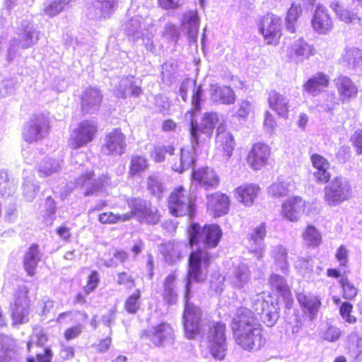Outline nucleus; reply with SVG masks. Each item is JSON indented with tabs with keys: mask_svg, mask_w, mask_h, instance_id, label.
<instances>
[{
	"mask_svg": "<svg viewBox=\"0 0 362 362\" xmlns=\"http://www.w3.org/2000/svg\"><path fill=\"white\" fill-rule=\"evenodd\" d=\"M188 88H192V110L189 111L185 118L190 120V135L192 139V146L181 148L179 154L174 156L171 160L172 169L178 173H182L189 169L194 163L196 146L199 141V132L201 131L207 136H210L214 129L218 121V117L216 112L205 113L202 117L200 127H198L197 122L194 120V115L196 112L200 110V102L203 95V89L202 86H197L194 81L187 79L182 83L180 87V95L185 101L187 100V91Z\"/></svg>",
	"mask_w": 362,
	"mask_h": 362,
	"instance_id": "obj_1",
	"label": "nucleus"
},
{
	"mask_svg": "<svg viewBox=\"0 0 362 362\" xmlns=\"http://www.w3.org/2000/svg\"><path fill=\"white\" fill-rule=\"evenodd\" d=\"M211 264V256L205 250H197L191 253L189 258V268L185 286V308L183 313V323L185 335L194 339L199 334L201 329V309L189 302V292L193 281L202 282L206 279L208 268Z\"/></svg>",
	"mask_w": 362,
	"mask_h": 362,
	"instance_id": "obj_2",
	"label": "nucleus"
},
{
	"mask_svg": "<svg viewBox=\"0 0 362 362\" xmlns=\"http://www.w3.org/2000/svg\"><path fill=\"white\" fill-rule=\"evenodd\" d=\"M231 326L236 343L243 349L257 350L264 345L262 329L250 310L239 308Z\"/></svg>",
	"mask_w": 362,
	"mask_h": 362,
	"instance_id": "obj_3",
	"label": "nucleus"
},
{
	"mask_svg": "<svg viewBox=\"0 0 362 362\" xmlns=\"http://www.w3.org/2000/svg\"><path fill=\"white\" fill-rule=\"evenodd\" d=\"M131 211L123 214H115L111 211L100 214L98 221L103 224H115L129 221L136 216L139 221L155 224L159 221V215L156 207L146 201L137 198L128 201Z\"/></svg>",
	"mask_w": 362,
	"mask_h": 362,
	"instance_id": "obj_4",
	"label": "nucleus"
},
{
	"mask_svg": "<svg viewBox=\"0 0 362 362\" xmlns=\"http://www.w3.org/2000/svg\"><path fill=\"white\" fill-rule=\"evenodd\" d=\"M252 308L267 327L274 326L279 318L277 301L269 293L257 294L252 298Z\"/></svg>",
	"mask_w": 362,
	"mask_h": 362,
	"instance_id": "obj_5",
	"label": "nucleus"
},
{
	"mask_svg": "<svg viewBox=\"0 0 362 362\" xmlns=\"http://www.w3.org/2000/svg\"><path fill=\"white\" fill-rule=\"evenodd\" d=\"M190 245L202 243L206 247H215L218 245L222 231L216 224L206 225L201 228L193 223L188 229Z\"/></svg>",
	"mask_w": 362,
	"mask_h": 362,
	"instance_id": "obj_6",
	"label": "nucleus"
},
{
	"mask_svg": "<svg viewBox=\"0 0 362 362\" xmlns=\"http://www.w3.org/2000/svg\"><path fill=\"white\" fill-rule=\"evenodd\" d=\"M324 193L325 202L330 206H337L351 198L352 189L346 178L337 177L325 186Z\"/></svg>",
	"mask_w": 362,
	"mask_h": 362,
	"instance_id": "obj_7",
	"label": "nucleus"
},
{
	"mask_svg": "<svg viewBox=\"0 0 362 362\" xmlns=\"http://www.w3.org/2000/svg\"><path fill=\"white\" fill-rule=\"evenodd\" d=\"M206 346L212 357L223 360L227 352L226 325L222 322H214L209 327L206 336Z\"/></svg>",
	"mask_w": 362,
	"mask_h": 362,
	"instance_id": "obj_8",
	"label": "nucleus"
},
{
	"mask_svg": "<svg viewBox=\"0 0 362 362\" xmlns=\"http://www.w3.org/2000/svg\"><path fill=\"white\" fill-rule=\"evenodd\" d=\"M194 199L185 189H175L169 197L168 206L171 214L175 216L188 215L192 217L194 212Z\"/></svg>",
	"mask_w": 362,
	"mask_h": 362,
	"instance_id": "obj_9",
	"label": "nucleus"
},
{
	"mask_svg": "<svg viewBox=\"0 0 362 362\" xmlns=\"http://www.w3.org/2000/svg\"><path fill=\"white\" fill-rule=\"evenodd\" d=\"M258 30L267 45H276L282 35V23L279 16L269 13L257 23Z\"/></svg>",
	"mask_w": 362,
	"mask_h": 362,
	"instance_id": "obj_10",
	"label": "nucleus"
},
{
	"mask_svg": "<svg viewBox=\"0 0 362 362\" xmlns=\"http://www.w3.org/2000/svg\"><path fill=\"white\" fill-rule=\"evenodd\" d=\"M98 132L96 123L83 120L73 129L69 139V145L74 149L80 148L92 142Z\"/></svg>",
	"mask_w": 362,
	"mask_h": 362,
	"instance_id": "obj_11",
	"label": "nucleus"
},
{
	"mask_svg": "<svg viewBox=\"0 0 362 362\" xmlns=\"http://www.w3.org/2000/svg\"><path fill=\"white\" fill-rule=\"evenodd\" d=\"M283 52L288 62L298 64L313 56L315 49L313 45L300 37L291 41Z\"/></svg>",
	"mask_w": 362,
	"mask_h": 362,
	"instance_id": "obj_12",
	"label": "nucleus"
},
{
	"mask_svg": "<svg viewBox=\"0 0 362 362\" xmlns=\"http://www.w3.org/2000/svg\"><path fill=\"white\" fill-rule=\"evenodd\" d=\"M49 120L44 115L33 116L24 126L23 137L28 143H33L45 137L49 132Z\"/></svg>",
	"mask_w": 362,
	"mask_h": 362,
	"instance_id": "obj_13",
	"label": "nucleus"
},
{
	"mask_svg": "<svg viewBox=\"0 0 362 362\" xmlns=\"http://www.w3.org/2000/svg\"><path fill=\"white\" fill-rule=\"evenodd\" d=\"M28 289L25 286H20L16 294L12 305L11 316L14 323L21 324L28 321L29 314Z\"/></svg>",
	"mask_w": 362,
	"mask_h": 362,
	"instance_id": "obj_14",
	"label": "nucleus"
},
{
	"mask_svg": "<svg viewBox=\"0 0 362 362\" xmlns=\"http://www.w3.org/2000/svg\"><path fill=\"white\" fill-rule=\"evenodd\" d=\"M144 14V16L140 13L134 16L125 24V32L134 41L139 40L141 35H144L145 31H148L153 28L152 19L146 13Z\"/></svg>",
	"mask_w": 362,
	"mask_h": 362,
	"instance_id": "obj_15",
	"label": "nucleus"
},
{
	"mask_svg": "<svg viewBox=\"0 0 362 362\" xmlns=\"http://www.w3.org/2000/svg\"><path fill=\"white\" fill-rule=\"evenodd\" d=\"M270 147L264 143H255L248 153L247 162L254 170H259L268 164Z\"/></svg>",
	"mask_w": 362,
	"mask_h": 362,
	"instance_id": "obj_16",
	"label": "nucleus"
},
{
	"mask_svg": "<svg viewBox=\"0 0 362 362\" xmlns=\"http://www.w3.org/2000/svg\"><path fill=\"white\" fill-rule=\"evenodd\" d=\"M126 146L125 135L119 129H114L107 134L102 151L107 155L119 156L124 153Z\"/></svg>",
	"mask_w": 362,
	"mask_h": 362,
	"instance_id": "obj_17",
	"label": "nucleus"
},
{
	"mask_svg": "<svg viewBox=\"0 0 362 362\" xmlns=\"http://www.w3.org/2000/svg\"><path fill=\"white\" fill-rule=\"evenodd\" d=\"M265 236L266 225L264 223H262L254 228L247 235V249L257 259H261L264 257L265 251L264 239Z\"/></svg>",
	"mask_w": 362,
	"mask_h": 362,
	"instance_id": "obj_18",
	"label": "nucleus"
},
{
	"mask_svg": "<svg viewBox=\"0 0 362 362\" xmlns=\"http://www.w3.org/2000/svg\"><path fill=\"white\" fill-rule=\"evenodd\" d=\"M305 205L306 202L300 197H289L281 204V215L289 221L296 222L303 214Z\"/></svg>",
	"mask_w": 362,
	"mask_h": 362,
	"instance_id": "obj_19",
	"label": "nucleus"
},
{
	"mask_svg": "<svg viewBox=\"0 0 362 362\" xmlns=\"http://www.w3.org/2000/svg\"><path fill=\"white\" fill-rule=\"evenodd\" d=\"M94 177L95 175L92 170H87L85 173H82L81 176L76 180V186L81 187L85 189V196L93 194L109 183V177L107 176H102L98 179Z\"/></svg>",
	"mask_w": 362,
	"mask_h": 362,
	"instance_id": "obj_20",
	"label": "nucleus"
},
{
	"mask_svg": "<svg viewBox=\"0 0 362 362\" xmlns=\"http://www.w3.org/2000/svg\"><path fill=\"white\" fill-rule=\"evenodd\" d=\"M311 24L313 30L319 35L329 34L334 27L328 10L320 5L317 6L313 13Z\"/></svg>",
	"mask_w": 362,
	"mask_h": 362,
	"instance_id": "obj_21",
	"label": "nucleus"
},
{
	"mask_svg": "<svg viewBox=\"0 0 362 362\" xmlns=\"http://www.w3.org/2000/svg\"><path fill=\"white\" fill-rule=\"evenodd\" d=\"M192 183L205 189L216 188L219 177L216 173L209 167L194 170L192 174Z\"/></svg>",
	"mask_w": 362,
	"mask_h": 362,
	"instance_id": "obj_22",
	"label": "nucleus"
},
{
	"mask_svg": "<svg viewBox=\"0 0 362 362\" xmlns=\"http://www.w3.org/2000/svg\"><path fill=\"white\" fill-rule=\"evenodd\" d=\"M38 40L37 33L35 28L31 25H22V31L19 34L18 40H14L12 41L11 46L8 49V58L11 60L13 57L12 52L14 51L16 45L23 48L27 49L35 44Z\"/></svg>",
	"mask_w": 362,
	"mask_h": 362,
	"instance_id": "obj_23",
	"label": "nucleus"
},
{
	"mask_svg": "<svg viewBox=\"0 0 362 362\" xmlns=\"http://www.w3.org/2000/svg\"><path fill=\"white\" fill-rule=\"evenodd\" d=\"M207 209L215 217L226 214L229 211L230 199L223 193L215 192L207 195Z\"/></svg>",
	"mask_w": 362,
	"mask_h": 362,
	"instance_id": "obj_24",
	"label": "nucleus"
},
{
	"mask_svg": "<svg viewBox=\"0 0 362 362\" xmlns=\"http://www.w3.org/2000/svg\"><path fill=\"white\" fill-rule=\"evenodd\" d=\"M119 0H94L88 8L90 18H107L116 11Z\"/></svg>",
	"mask_w": 362,
	"mask_h": 362,
	"instance_id": "obj_25",
	"label": "nucleus"
},
{
	"mask_svg": "<svg viewBox=\"0 0 362 362\" xmlns=\"http://www.w3.org/2000/svg\"><path fill=\"white\" fill-rule=\"evenodd\" d=\"M210 100L217 104L232 105L235 101L233 90L227 86L211 84L209 88Z\"/></svg>",
	"mask_w": 362,
	"mask_h": 362,
	"instance_id": "obj_26",
	"label": "nucleus"
},
{
	"mask_svg": "<svg viewBox=\"0 0 362 362\" xmlns=\"http://www.w3.org/2000/svg\"><path fill=\"white\" fill-rule=\"evenodd\" d=\"M251 279V273L247 264L241 263L235 266L228 275L230 285L238 290L244 289Z\"/></svg>",
	"mask_w": 362,
	"mask_h": 362,
	"instance_id": "obj_27",
	"label": "nucleus"
},
{
	"mask_svg": "<svg viewBox=\"0 0 362 362\" xmlns=\"http://www.w3.org/2000/svg\"><path fill=\"white\" fill-rule=\"evenodd\" d=\"M297 189L296 183L290 177H279L267 189L268 194L274 198L288 196Z\"/></svg>",
	"mask_w": 362,
	"mask_h": 362,
	"instance_id": "obj_28",
	"label": "nucleus"
},
{
	"mask_svg": "<svg viewBox=\"0 0 362 362\" xmlns=\"http://www.w3.org/2000/svg\"><path fill=\"white\" fill-rule=\"evenodd\" d=\"M334 83L339 94V98L342 103L349 102L351 98L356 96L357 87L349 77L341 76L334 80Z\"/></svg>",
	"mask_w": 362,
	"mask_h": 362,
	"instance_id": "obj_29",
	"label": "nucleus"
},
{
	"mask_svg": "<svg viewBox=\"0 0 362 362\" xmlns=\"http://www.w3.org/2000/svg\"><path fill=\"white\" fill-rule=\"evenodd\" d=\"M102 101V94L95 88H86L81 97V109L85 113L95 112Z\"/></svg>",
	"mask_w": 362,
	"mask_h": 362,
	"instance_id": "obj_30",
	"label": "nucleus"
},
{
	"mask_svg": "<svg viewBox=\"0 0 362 362\" xmlns=\"http://www.w3.org/2000/svg\"><path fill=\"white\" fill-rule=\"evenodd\" d=\"M314 171L313 175L317 182L325 183L330 178V174L328 171L329 163L323 156L315 153L310 158Z\"/></svg>",
	"mask_w": 362,
	"mask_h": 362,
	"instance_id": "obj_31",
	"label": "nucleus"
},
{
	"mask_svg": "<svg viewBox=\"0 0 362 362\" xmlns=\"http://www.w3.org/2000/svg\"><path fill=\"white\" fill-rule=\"evenodd\" d=\"M268 103L269 107L279 117L284 119L288 118L289 100L287 97L276 90H272L269 93Z\"/></svg>",
	"mask_w": 362,
	"mask_h": 362,
	"instance_id": "obj_32",
	"label": "nucleus"
},
{
	"mask_svg": "<svg viewBox=\"0 0 362 362\" xmlns=\"http://www.w3.org/2000/svg\"><path fill=\"white\" fill-rule=\"evenodd\" d=\"M297 300L303 312L308 315L311 320L315 318L321 305L319 297L311 293H299L297 295Z\"/></svg>",
	"mask_w": 362,
	"mask_h": 362,
	"instance_id": "obj_33",
	"label": "nucleus"
},
{
	"mask_svg": "<svg viewBox=\"0 0 362 362\" xmlns=\"http://www.w3.org/2000/svg\"><path fill=\"white\" fill-rule=\"evenodd\" d=\"M148 336L155 346H160L163 342L172 339L173 329L168 323H161L151 328L148 331Z\"/></svg>",
	"mask_w": 362,
	"mask_h": 362,
	"instance_id": "obj_34",
	"label": "nucleus"
},
{
	"mask_svg": "<svg viewBox=\"0 0 362 362\" xmlns=\"http://www.w3.org/2000/svg\"><path fill=\"white\" fill-rule=\"evenodd\" d=\"M259 187L255 184H243L235 189L236 199L245 206H251L259 192Z\"/></svg>",
	"mask_w": 362,
	"mask_h": 362,
	"instance_id": "obj_35",
	"label": "nucleus"
},
{
	"mask_svg": "<svg viewBox=\"0 0 362 362\" xmlns=\"http://www.w3.org/2000/svg\"><path fill=\"white\" fill-rule=\"evenodd\" d=\"M187 250V245L185 243L169 242L163 245L161 251L165 260L170 264H174L181 259Z\"/></svg>",
	"mask_w": 362,
	"mask_h": 362,
	"instance_id": "obj_36",
	"label": "nucleus"
},
{
	"mask_svg": "<svg viewBox=\"0 0 362 362\" xmlns=\"http://www.w3.org/2000/svg\"><path fill=\"white\" fill-rule=\"evenodd\" d=\"M329 83V76L322 72H319L308 80L303 85V88L308 93L316 95L327 88Z\"/></svg>",
	"mask_w": 362,
	"mask_h": 362,
	"instance_id": "obj_37",
	"label": "nucleus"
},
{
	"mask_svg": "<svg viewBox=\"0 0 362 362\" xmlns=\"http://www.w3.org/2000/svg\"><path fill=\"white\" fill-rule=\"evenodd\" d=\"M199 25V20L197 11H188L183 15L182 28L190 38L197 37Z\"/></svg>",
	"mask_w": 362,
	"mask_h": 362,
	"instance_id": "obj_38",
	"label": "nucleus"
},
{
	"mask_svg": "<svg viewBox=\"0 0 362 362\" xmlns=\"http://www.w3.org/2000/svg\"><path fill=\"white\" fill-rule=\"evenodd\" d=\"M221 127H218L216 136V146L217 148L223 151L227 157H230L234 147L235 141L232 134L228 132L221 131Z\"/></svg>",
	"mask_w": 362,
	"mask_h": 362,
	"instance_id": "obj_39",
	"label": "nucleus"
},
{
	"mask_svg": "<svg viewBox=\"0 0 362 362\" xmlns=\"http://www.w3.org/2000/svg\"><path fill=\"white\" fill-rule=\"evenodd\" d=\"M302 238L304 244L312 248L317 247L322 243V233L315 226L309 224L302 233Z\"/></svg>",
	"mask_w": 362,
	"mask_h": 362,
	"instance_id": "obj_40",
	"label": "nucleus"
},
{
	"mask_svg": "<svg viewBox=\"0 0 362 362\" xmlns=\"http://www.w3.org/2000/svg\"><path fill=\"white\" fill-rule=\"evenodd\" d=\"M141 92V88L133 84V77H127L121 80L115 94L118 98H126L131 95L137 96Z\"/></svg>",
	"mask_w": 362,
	"mask_h": 362,
	"instance_id": "obj_41",
	"label": "nucleus"
},
{
	"mask_svg": "<svg viewBox=\"0 0 362 362\" xmlns=\"http://www.w3.org/2000/svg\"><path fill=\"white\" fill-rule=\"evenodd\" d=\"M11 339L0 335V362H17V354L11 348Z\"/></svg>",
	"mask_w": 362,
	"mask_h": 362,
	"instance_id": "obj_42",
	"label": "nucleus"
},
{
	"mask_svg": "<svg viewBox=\"0 0 362 362\" xmlns=\"http://www.w3.org/2000/svg\"><path fill=\"white\" fill-rule=\"evenodd\" d=\"M37 245H32L25 255L24 267L29 276L35 274V269L40 261Z\"/></svg>",
	"mask_w": 362,
	"mask_h": 362,
	"instance_id": "obj_43",
	"label": "nucleus"
},
{
	"mask_svg": "<svg viewBox=\"0 0 362 362\" xmlns=\"http://www.w3.org/2000/svg\"><path fill=\"white\" fill-rule=\"evenodd\" d=\"M302 14V7L300 4L293 3L288 8L285 18L286 30L294 33L296 30L298 20Z\"/></svg>",
	"mask_w": 362,
	"mask_h": 362,
	"instance_id": "obj_44",
	"label": "nucleus"
},
{
	"mask_svg": "<svg viewBox=\"0 0 362 362\" xmlns=\"http://www.w3.org/2000/svg\"><path fill=\"white\" fill-rule=\"evenodd\" d=\"M329 6L335 13L337 18L346 23H354L355 21L359 20L356 13L344 7L339 2H332Z\"/></svg>",
	"mask_w": 362,
	"mask_h": 362,
	"instance_id": "obj_45",
	"label": "nucleus"
},
{
	"mask_svg": "<svg viewBox=\"0 0 362 362\" xmlns=\"http://www.w3.org/2000/svg\"><path fill=\"white\" fill-rule=\"evenodd\" d=\"M176 276L174 273L169 274L163 285V298L168 304H175L177 300V294L175 290Z\"/></svg>",
	"mask_w": 362,
	"mask_h": 362,
	"instance_id": "obj_46",
	"label": "nucleus"
},
{
	"mask_svg": "<svg viewBox=\"0 0 362 362\" xmlns=\"http://www.w3.org/2000/svg\"><path fill=\"white\" fill-rule=\"evenodd\" d=\"M362 59V50L351 47L346 49L344 53L342 54L341 62V63L351 66H356Z\"/></svg>",
	"mask_w": 362,
	"mask_h": 362,
	"instance_id": "obj_47",
	"label": "nucleus"
},
{
	"mask_svg": "<svg viewBox=\"0 0 362 362\" xmlns=\"http://www.w3.org/2000/svg\"><path fill=\"white\" fill-rule=\"evenodd\" d=\"M61 163L59 160L46 158L42 160L39 167L40 176H49L59 170Z\"/></svg>",
	"mask_w": 362,
	"mask_h": 362,
	"instance_id": "obj_48",
	"label": "nucleus"
},
{
	"mask_svg": "<svg viewBox=\"0 0 362 362\" xmlns=\"http://www.w3.org/2000/svg\"><path fill=\"white\" fill-rule=\"evenodd\" d=\"M147 168L148 161L144 157L133 156L130 162L129 174L132 177L140 175Z\"/></svg>",
	"mask_w": 362,
	"mask_h": 362,
	"instance_id": "obj_49",
	"label": "nucleus"
},
{
	"mask_svg": "<svg viewBox=\"0 0 362 362\" xmlns=\"http://www.w3.org/2000/svg\"><path fill=\"white\" fill-rule=\"evenodd\" d=\"M272 256L281 270L286 273L288 270L286 250L281 245H276L272 248Z\"/></svg>",
	"mask_w": 362,
	"mask_h": 362,
	"instance_id": "obj_50",
	"label": "nucleus"
},
{
	"mask_svg": "<svg viewBox=\"0 0 362 362\" xmlns=\"http://www.w3.org/2000/svg\"><path fill=\"white\" fill-rule=\"evenodd\" d=\"M38 186L34 182L33 176L27 177L23 183V193L28 201H33L37 194Z\"/></svg>",
	"mask_w": 362,
	"mask_h": 362,
	"instance_id": "obj_51",
	"label": "nucleus"
},
{
	"mask_svg": "<svg viewBox=\"0 0 362 362\" xmlns=\"http://www.w3.org/2000/svg\"><path fill=\"white\" fill-rule=\"evenodd\" d=\"M270 284L284 297L287 298L290 295V290L283 277L273 274L270 279Z\"/></svg>",
	"mask_w": 362,
	"mask_h": 362,
	"instance_id": "obj_52",
	"label": "nucleus"
},
{
	"mask_svg": "<svg viewBox=\"0 0 362 362\" xmlns=\"http://www.w3.org/2000/svg\"><path fill=\"white\" fill-rule=\"evenodd\" d=\"M71 0H54L44 8L46 15L52 17L62 12L69 4Z\"/></svg>",
	"mask_w": 362,
	"mask_h": 362,
	"instance_id": "obj_53",
	"label": "nucleus"
},
{
	"mask_svg": "<svg viewBox=\"0 0 362 362\" xmlns=\"http://www.w3.org/2000/svg\"><path fill=\"white\" fill-rule=\"evenodd\" d=\"M141 293L139 290H136L134 293L129 296L124 303L125 310L129 313H136L140 308L141 305Z\"/></svg>",
	"mask_w": 362,
	"mask_h": 362,
	"instance_id": "obj_54",
	"label": "nucleus"
},
{
	"mask_svg": "<svg viewBox=\"0 0 362 362\" xmlns=\"http://www.w3.org/2000/svg\"><path fill=\"white\" fill-rule=\"evenodd\" d=\"M148 189L151 192L157 196L160 197L164 189V187L160 180V178L156 175H151L147 180Z\"/></svg>",
	"mask_w": 362,
	"mask_h": 362,
	"instance_id": "obj_55",
	"label": "nucleus"
},
{
	"mask_svg": "<svg viewBox=\"0 0 362 362\" xmlns=\"http://www.w3.org/2000/svg\"><path fill=\"white\" fill-rule=\"evenodd\" d=\"M174 148L171 146H156L151 153V156L156 162H162L165 159V153L173 155Z\"/></svg>",
	"mask_w": 362,
	"mask_h": 362,
	"instance_id": "obj_56",
	"label": "nucleus"
},
{
	"mask_svg": "<svg viewBox=\"0 0 362 362\" xmlns=\"http://www.w3.org/2000/svg\"><path fill=\"white\" fill-rule=\"evenodd\" d=\"M0 191L2 194L10 195L15 191V186L10 182L8 174L5 171L0 172Z\"/></svg>",
	"mask_w": 362,
	"mask_h": 362,
	"instance_id": "obj_57",
	"label": "nucleus"
},
{
	"mask_svg": "<svg viewBox=\"0 0 362 362\" xmlns=\"http://www.w3.org/2000/svg\"><path fill=\"white\" fill-rule=\"evenodd\" d=\"M340 283L343 289V297L345 299L351 300L356 296L358 293L357 288L346 279H341Z\"/></svg>",
	"mask_w": 362,
	"mask_h": 362,
	"instance_id": "obj_58",
	"label": "nucleus"
},
{
	"mask_svg": "<svg viewBox=\"0 0 362 362\" xmlns=\"http://www.w3.org/2000/svg\"><path fill=\"white\" fill-rule=\"evenodd\" d=\"M353 305L349 302L343 303L339 308V313L342 318L348 323L353 324L356 322V318L351 315Z\"/></svg>",
	"mask_w": 362,
	"mask_h": 362,
	"instance_id": "obj_59",
	"label": "nucleus"
},
{
	"mask_svg": "<svg viewBox=\"0 0 362 362\" xmlns=\"http://www.w3.org/2000/svg\"><path fill=\"white\" fill-rule=\"evenodd\" d=\"M296 267L298 268L303 275H305L313 270V261L311 258H299L296 262Z\"/></svg>",
	"mask_w": 362,
	"mask_h": 362,
	"instance_id": "obj_60",
	"label": "nucleus"
},
{
	"mask_svg": "<svg viewBox=\"0 0 362 362\" xmlns=\"http://www.w3.org/2000/svg\"><path fill=\"white\" fill-rule=\"evenodd\" d=\"M99 283V277L97 272H93L88 279V282L84 288V292L86 295H88L93 292L98 286Z\"/></svg>",
	"mask_w": 362,
	"mask_h": 362,
	"instance_id": "obj_61",
	"label": "nucleus"
},
{
	"mask_svg": "<svg viewBox=\"0 0 362 362\" xmlns=\"http://www.w3.org/2000/svg\"><path fill=\"white\" fill-rule=\"evenodd\" d=\"M163 35L170 41L177 42L179 38V30L175 25L168 23L165 27Z\"/></svg>",
	"mask_w": 362,
	"mask_h": 362,
	"instance_id": "obj_62",
	"label": "nucleus"
},
{
	"mask_svg": "<svg viewBox=\"0 0 362 362\" xmlns=\"http://www.w3.org/2000/svg\"><path fill=\"white\" fill-rule=\"evenodd\" d=\"M277 126L275 117L269 112L264 113V127L270 134H273Z\"/></svg>",
	"mask_w": 362,
	"mask_h": 362,
	"instance_id": "obj_63",
	"label": "nucleus"
},
{
	"mask_svg": "<svg viewBox=\"0 0 362 362\" xmlns=\"http://www.w3.org/2000/svg\"><path fill=\"white\" fill-rule=\"evenodd\" d=\"M341 336L340 329L334 326H330L325 332L323 334V339L326 341L334 342L339 339Z\"/></svg>",
	"mask_w": 362,
	"mask_h": 362,
	"instance_id": "obj_64",
	"label": "nucleus"
}]
</instances>
